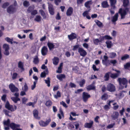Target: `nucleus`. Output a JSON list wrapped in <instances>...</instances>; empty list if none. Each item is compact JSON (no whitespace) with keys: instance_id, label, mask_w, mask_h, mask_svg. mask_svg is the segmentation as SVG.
<instances>
[{"instance_id":"34","label":"nucleus","mask_w":130,"mask_h":130,"mask_svg":"<svg viewBox=\"0 0 130 130\" xmlns=\"http://www.w3.org/2000/svg\"><path fill=\"white\" fill-rule=\"evenodd\" d=\"M57 77L59 80H62V78L65 77V76L64 74H59L57 76Z\"/></svg>"},{"instance_id":"9","label":"nucleus","mask_w":130,"mask_h":130,"mask_svg":"<svg viewBox=\"0 0 130 130\" xmlns=\"http://www.w3.org/2000/svg\"><path fill=\"white\" fill-rule=\"evenodd\" d=\"M51 120L49 118L45 122L41 121L39 122V124L41 126H47L49 123L51 122Z\"/></svg>"},{"instance_id":"59","label":"nucleus","mask_w":130,"mask_h":130,"mask_svg":"<svg viewBox=\"0 0 130 130\" xmlns=\"http://www.w3.org/2000/svg\"><path fill=\"white\" fill-rule=\"evenodd\" d=\"M17 74L16 73H14L12 75V78L13 79H15L17 76Z\"/></svg>"},{"instance_id":"63","label":"nucleus","mask_w":130,"mask_h":130,"mask_svg":"<svg viewBox=\"0 0 130 130\" xmlns=\"http://www.w3.org/2000/svg\"><path fill=\"white\" fill-rule=\"evenodd\" d=\"M9 5V3H5L3 5L2 7L3 8H5L7 7Z\"/></svg>"},{"instance_id":"20","label":"nucleus","mask_w":130,"mask_h":130,"mask_svg":"<svg viewBox=\"0 0 130 130\" xmlns=\"http://www.w3.org/2000/svg\"><path fill=\"white\" fill-rule=\"evenodd\" d=\"M47 45L50 50H52L55 47V45L54 44L51 42H48L47 43Z\"/></svg>"},{"instance_id":"58","label":"nucleus","mask_w":130,"mask_h":130,"mask_svg":"<svg viewBox=\"0 0 130 130\" xmlns=\"http://www.w3.org/2000/svg\"><path fill=\"white\" fill-rule=\"evenodd\" d=\"M93 42L95 44L97 45L100 42L98 39H96L93 40Z\"/></svg>"},{"instance_id":"18","label":"nucleus","mask_w":130,"mask_h":130,"mask_svg":"<svg viewBox=\"0 0 130 130\" xmlns=\"http://www.w3.org/2000/svg\"><path fill=\"white\" fill-rule=\"evenodd\" d=\"M92 4V1H88L85 2L84 4L85 6L88 9H90V6Z\"/></svg>"},{"instance_id":"64","label":"nucleus","mask_w":130,"mask_h":130,"mask_svg":"<svg viewBox=\"0 0 130 130\" xmlns=\"http://www.w3.org/2000/svg\"><path fill=\"white\" fill-rule=\"evenodd\" d=\"M111 34L112 36L114 37H115L116 35L117 32L115 30H113L111 33Z\"/></svg>"},{"instance_id":"8","label":"nucleus","mask_w":130,"mask_h":130,"mask_svg":"<svg viewBox=\"0 0 130 130\" xmlns=\"http://www.w3.org/2000/svg\"><path fill=\"white\" fill-rule=\"evenodd\" d=\"M78 52L80 55L83 57H85L87 54V53L83 48L82 47H79L78 49Z\"/></svg>"},{"instance_id":"35","label":"nucleus","mask_w":130,"mask_h":130,"mask_svg":"<svg viewBox=\"0 0 130 130\" xmlns=\"http://www.w3.org/2000/svg\"><path fill=\"white\" fill-rule=\"evenodd\" d=\"M59 111L61 115L59 113H58V114L57 116L59 119H61L62 117H64V115L61 109H60Z\"/></svg>"},{"instance_id":"7","label":"nucleus","mask_w":130,"mask_h":130,"mask_svg":"<svg viewBox=\"0 0 130 130\" xmlns=\"http://www.w3.org/2000/svg\"><path fill=\"white\" fill-rule=\"evenodd\" d=\"M20 126L19 124H16L13 123H11L10 125V127L13 130H22V129L18 128Z\"/></svg>"},{"instance_id":"42","label":"nucleus","mask_w":130,"mask_h":130,"mask_svg":"<svg viewBox=\"0 0 130 130\" xmlns=\"http://www.w3.org/2000/svg\"><path fill=\"white\" fill-rule=\"evenodd\" d=\"M52 104V102L50 100H48L45 103V104L46 106L49 107Z\"/></svg>"},{"instance_id":"17","label":"nucleus","mask_w":130,"mask_h":130,"mask_svg":"<svg viewBox=\"0 0 130 130\" xmlns=\"http://www.w3.org/2000/svg\"><path fill=\"white\" fill-rule=\"evenodd\" d=\"M73 9L71 7H69L67 9V12L66 14L67 16H70L73 13Z\"/></svg>"},{"instance_id":"41","label":"nucleus","mask_w":130,"mask_h":130,"mask_svg":"<svg viewBox=\"0 0 130 130\" xmlns=\"http://www.w3.org/2000/svg\"><path fill=\"white\" fill-rule=\"evenodd\" d=\"M61 96L60 93L59 91H57L56 95H54V97L56 99H57L58 97H60Z\"/></svg>"},{"instance_id":"1","label":"nucleus","mask_w":130,"mask_h":130,"mask_svg":"<svg viewBox=\"0 0 130 130\" xmlns=\"http://www.w3.org/2000/svg\"><path fill=\"white\" fill-rule=\"evenodd\" d=\"M129 11V9L126 8L125 9L120 8L118 11L121 16V19L125 18V16L127 14V13Z\"/></svg>"},{"instance_id":"36","label":"nucleus","mask_w":130,"mask_h":130,"mask_svg":"<svg viewBox=\"0 0 130 130\" xmlns=\"http://www.w3.org/2000/svg\"><path fill=\"white\" fill-rule=\"evenodd\" d=\"M35 8L34 5L29 6L27 10V11L28 12H30L32 11Z\"/></svg>"},{"instance_id":"29","label":"nucleus","mask_w":130,"mask_h":130,"mask_svg":"<svg viewBox=\"0 0 130 130\" xmlns=\"http://www.w3.org/2000/svg\"><path fill=\"white\" fill-rule=\"evenodd\" d=\"M129 55L127 54H125L122 56L121 57V60H124L129 58Z\"/></svg>"},{"instance_id":"6","label":"nucleus","mask_w":130,"mask_h":130,"mask_svg":"<svg viewBox=\"0 0 130 130\" xmlns=\"http://www.w3.org/2000/svg\"><path fill=\"white\" fill-rule=\"evenodd\" d=\"M9 88L11 91L12 92H17L19 91L18 89L13 84H10L9 85Z\"/></svg>"},{"instance_id":"56","label":"nucleus","mask_w":130,"mask_h":130,"mask_svg":"<svg viewBox=\"0 0 130 130\" xmlns=\"http://www.w3.org/2000/svg\"><path fill=\"white\" fill-rule=\"evenodd\" d=\"M29 5V2L27 1H25L23 3V5L25 7H27Z\"/></svg>"},{"instance_id":"45","label":"nucleus","mask_w":130,"mask_h":130,"mask_svg":"<svg viewBox=\"0 0 130 130\" xmlns=\"http://www.w3.org/2000/svg\"><path fill=\"white\" fill-rule=\"evenodd\" d=\"M108 98V96L107 94H104L101 96V99L103 100H105Z\"/></svg>"},{"instance_id":"57","label":"nucleus","mask_w":130,"mask_h":130,"mask_svg":"<svg viewBox=\"0 0 130 130\" xmlns=\"http://www.w3.org/2000/svg\"><path fill=\"white\" fill-rule=\"evenodd\" d=\"M99 119H100V117L98 116H97L95 118L94 121L95 122L99 123V121L98 120Z\"/></svg>"},{"instance_id":"37","label":"nucleus","mask_w":130,"mask_h":130,"mask_svg":"<svg viewBox=\"0 0 130 130\" xmlns=\"http://www.w3.org/2000/svg\"><path fill=\"white\" fill-rule=\"evenodd\" d=\"M123 1V5L124 7L127 6L129 3L128 0H121Z\"/></svg>"},{"instance_id":"25","label":"nucleus","mask_w":130,"mask_h":130,"mask_svg":"<svg viewBox=\"0 0 130 130\" xmlns=\"http://www.w3.org/2000/svg\"><path fill=\"white\" fill-rule=\"evenodd\" d=\"M59 59L57 57H54L53 59V63L55 65H57L58 63Z\"/></svg>"},{"instance_id":"11","label":"nucleus","mask_w":130,"mask_h":130,"mask_svg":"<svg viewBox=\"0 0 130 130\" xmlns=\"http://www.w3.org/2000/svg\"><path fill=\"white\" fill-rule=\"evenodd\" d=\"M68 36L69 39L70 41L75 39L77 38L76 34L73 32L70 35H68Z\"/></svg>"},{"instance_id":"51","label":"nucleus","mask_w":130,"mask_h":130,"mask_svg":"<svg viewBox=\"0 0 130 130\" xmlns=\"http://www.w3.org/2000/svg\"><path fill=\"white\" fill-rule=\"evenodd\" d=\"M31 12L32 15H35L38 14L37 11L36 10H33Z\"/></svg>"},{"instance_id":"46","label":"nucleus","mask_w":130,"mask_h":130,"mask_svg":"<svg viewBox=\"0 0 130 130\" xmlns=\"http://www.w3.org/2000/svg\"><path fill=\"white\" fill-rule=\"evenodd\" d=\"M110 73V72H108L106 73L105 74L104 77L105 78L104 79L105 81L107 80H108L109 77V74Z\"/></svg>"},{"instance_id":"49","label":"nucleus","mask_w":130,"mask_h":130,"mask_svg":"<svg viewBox=\"0 0 130 130\" xmlns=\"http://www.w3.org/2000/svg\"><path fill=\"white\" fill-rule=\"evenodd\" d=\"M85 80L84 79H83L79 82V85L81 87H83V85L85 84Z\"/></svg>"},{"instance_id":"27","label":"nucleus","mask_w":130,"mask_h":130,"mask_svg":"<svg viewBox=\"0 0 130 130\" xmlns=\"http://www.w3.org/2000/svg\"><path fill=\"white\" fill-rule=\"evenodd\" d=\"M48 72L47 69L42 72L40 76L41 77H44L46 76V75L48 73Z\"/></svg>"},{"instance_id":"2","label":"nucleus","mask_w":130,"mask_h":130,"mask_svg":"<svg viewBox=\"0 0 130 130\" xmlns=\"http://www.w3.org/2000/svg\"><path fill=\"white\" fill-rule=\"evenodd\" d=\"M17 5V2L16 1H14V5L10 6L7 9L8 12L9 13H12L15 12L16 8L15 6Z\"/></svg>"},{"instance_id":"24","label":"nucleus","mask_w":130,"mask_h":130,"mask_svg":"<svg viewBox=\"0 0 130 130\" xmlns=\"http://www.w3.org/2000/svg\"><path fill=\"white\" fill-rule=\"evenodd\" d=\"M34 117L36 119H39V117L38 116V112L36 109L34 110L33 111Z\"/></svg>"},{"instance_id":"44","label":"nucleus","mask_w":130,"mask_h":130,"mask_svg":"<svg viewBox=\"0 0 130 130\" xmlns=\"http://www.w3.org/2000/svg\"><path fill=\"white\" fill-rule=\"evenodd\" d=\"M5 40L7 42H10L11 44H12L13 43L12 41H13V39L12 38L10 39L8 37H7L5 38Z\"/></svg>"},{"instance_id":"12","label":"nucleus","mask_w":130,"mask_h":130,"mask_svg":"<svg viewBox=\"0 0 130 130\" xmlns=\"http://www.w3.org/2000/svg\"><path fill=\"white\" fill-rule=\"evenodd\" d=\"M90 95L87 93L84 92L83 93V97L84 101V102H86L88 99L90 98Z\"/></svg>"},{"instance_id":"53","label":"nucleus","mask_w":130,"mask_h":130,"mask_svg":"<svg viewBox=\"0 0 130 130\" xmlns=\"http://www.w3.org/2000/svg\"><path fill=\"white\" fill-rule=\"evenodd\" d=\"M37 82V81H35L34 82L33 84L31 86V89L32 90H33L35 88L36 84Z\"/></svg>"},{"instance_id":"43","label":"nucleus","mask_w":130,"mask_h":130,"mask_svg":"<svg viewBox=\"0 0 130 130\" xmlns=\"http://www.w3.org/2000/svg\"><path fill=\"white\" fill-rule=\"evenodd\" d=\"M95 88V86L93 85H91L88 86L87 88V89L88 90H89L91 89H93Z\"/></svg>"},{"instance_id":"5","label":"nucleus","mask_w":130,"mask_h":130,"mask_svg":"<svg viewBox=\"0 0 130 130\" xmlns=\"http://www.w3.org/2000/svg\"><path fill=\"white\" fill-rule=\"evenodd\" d=\"M106 89L110 92H114L116 90L115 86L111 83L108 84L107 86Z\"/></svg>"},{"instance_id":"48","label":"nucleus","mask_w":130,"mask_h":130,"mask_svg":"<svg viewBox=\"0 0 130 130\" xmlns=\"http://www.w3.org/2000/svg\"><path fill=\"white\" fill-rule=\"evenodd\" d=\"M44 80L45 81V82L46 84L47 85V86L49 87L50 86V78L49 77H48L47 78V80Z\"/></svg>"},{"instance_id":"50","label":"nucleus","mask_w":130,"mask_h":130,"mask_svg":"<svg viewBox=\"0 0 130 130\" xmlns=\"http://www.w3.org/2000/svg\"><path fill=\"white\" fill-rule=\"evenodd\" d=\"M117 63V61L116 60H111L110 61L109 64H110L111 63L112 64L114 65Z\"/></svg>"},{"instance_id":"26","label":"nucleus","mask_w":130,"mask_h":130,"mask_svg":"<svg viewBox=\"0 0 130 130\" xmlns=\"http://www.w3.org/2000/svg\"><path fill=\"white\" fill-rule=\"evenodd\" d=\"M101 4L102 7L103 8L108 7L109 6L107 2V1H104Z\"/></svg>"},{"instance_id":"47","label":"nucleus","mask_w":130,"mask_h":130,"mask_svg":"<svg viewBox=\"0 0 130 130\" xmlns=\"http://www.w3.org/2000/svg\"><path fill=\"white\" fill-rule=\"evenodd\" d=\"M18 67L23 70H24V69L23 68V65L22 63V62L20 61L18 63Z\"/></svg>"},{"instance_id":"61","label":"nucleus","mask_w":130,"mask_h":130,"mask_svg":"<svg viewBox=\"0 0 130 130\" xmlns=\"http://www.w3.org/2000/svg\"><path fill=\"white\" fill-rule=\"evenodd\" d=\"M102 63L104 65H105L106 66H107L109 64V63L108 64L107 62L106 61L104 60L103 59L102 60Z\"/></svg>"},{"instance_id":"21","label":"nucleus","mask_w":130,"mask_h":130,"mask_svg":"<svg viewBox=\"0 0 130 130\" xmlns=\"http://www.w3.org/2000/svg\"><path fill=\"white\" fill-rule=\"evenodd\" d=\"M39 59L37 56H35L33 58V62L35 64H37L39 62Z\"/></svg>"},{"instance_id":"32","label":"nucleus","mask_w":130,"mask_h":130,"mask_svg":"<svg viewBox=\"0 0 130 130\" xmlns=\"http://www.w3.org/2000/svg\"><path fill=\"white\" fill-rule=\"evenodd\" d=\"M63 66V63H60L59 67L58 68V70L56 72L57 73H60L62 72V67Z\"/></svg>"},{"instance_id":"23","label":"nucleus","mask_w":130,"mask_h":130,"mask_svg":"<svg viewBox=\"0 0 130 130\" xmlns=\"http://www.w3.org/2000/svg\"><path fill=\"white\" fill-rule=\"evenodd\" d=\"M42 18L41 16L39 15L36 16L34 19V20L38 22H40L41 21Z\"/></svg>"},{"instance_id":"62","label":"nucleus","mask_w":130,"mask_h":130,"mask_svg":"<svg viewBox=\"0 0 130 130\" xmlns=\"http://www.w3.org/2000/svg\"><path fill=\"white\" fill-rule=\"evenodd\" d=\"M27 100L28 99L25 98H23L22 99V101L23 103L25 104L26 102H27Z\"/></svg>"},{"instance_id":"39","label":"nucleus","mask_w":130,"mask_h":130,"mask_svg":"<svg viewBox=\"0 0 130 130\" xmlns=\"http://www.w3.org/2000/svg\"><path fill=\"white\" fill-rule=\"evenodd\" d=\"M119 76V74L111 73L110 76L111 78L115 79L117 77Z\"/></svg>"},{"instance_id":"40","label":"nucleus","mask_w":130,"mask_h":130,"mask_svg":"<svg viewBox=\"0 0 130 130\" xmlns=\"http://www.w3.org/2000/svg\"><path fill=\"white\" fill-rule=\"evenodd\" d=\"M3 48L4 50H9V47L8 44H4L3 45Z\"/></svg>"},{"instance_id":"15","label":"nucleus","mask_w":130,"mask_h":130,"mask_svg":"<svg viewBox=\"0 0 130 130\" xmlns=\"http://www.w3.org/2000/svg\"><path fill=\"white\" fill-rule=\"evenodd\" d=\"M119 116V113L116 111L113 112L111 116V117L113 120H115L117 119Z\"/></svg>"},{"instance_id":"54","label":"nucleus","mask_w":130,"mask_h":130,"mask_svg":"<svg viewBox=\"0 0 130 130\" xmlns=\"http://www.w3.org/2000/svg\"><path fill=\"white\" fill-rule=\"evenodd\" d=\"M115 125V124L113 123L112 124H109L107 126L106 128L107 129H110L112 128Z\"/></svg>"},{"instance_id":"38","label":"nucleus","mask_w":130,"mask_h":130,"mask_svg":"<svg viewBox=\"0 0 130 130\" xmlns=\"http://www.w3.org/2000/svg\"><path fill=\"white\" fill-rule=\"evenodd\" d=\"M103 39L105 40H111L112 39V38L110 36L106 35L103 37Z\"/></svg>"},{"instance_id":"33","label":"nucleus","mask_w":130,"mask_h":130,"mask_svg":"<svg viewBox=\"0 0 130 130\" xmlns=\"http://www.w3.org/2000/svg\"><path fill=\"white\" fill-rule=\"evenodd\" d=\"M95 22L97 25L100 27H102L103 26L102 23L100 21L97 20H95Z\"/></svg>"},{"instance_id":"16","label":"nucleus","mask_w":130,"mask_h":130,"mask_svg":"<svg viewBox=\"0 0 130 130\" xmlns=\"http://www.w3.org/2000/svg\"><path fill=\"white\" fill-rule=\"evenodd\" d=\"M118 16V13H117L113 17H112L111 21L114 24H115V22L117 20Z\"/></svg>"},{"instance_id":"10","label":"nucleus","mask_w":130,"mask_h":130,"mask_svg":"<svg viewBox=\"0 0 130 130\" xmlns=\"http://www.w3.org/2000/svg\"><path fill=\"white\" fill-rule=\"evenodd\" d=\"M48 49L47 47L44 46L42 48L41 52V54L43 56L46 55L47 53Z\"/></svg>"},{"instance_id":"55","label":"nucleus","mask_w":130,"mask_h":130,"mask_svg":"<svg viewBox=\"0 0 130 130\" xmlns=\"http://www.w3.org/2000/svg\"><path fill=\"white\" fill-rule=\"evenodd\" d=\"M23 90L25 91H26L28 89V87L26 84L24 85V87L22 88Z\"/></svg>"},{"instance_id":"13","label":"nucleus","mask_w":130,"mask_h":130,"mask_svg":"<svg viewBox=\"0 0 130 130\" xmlns=\"http://www.w3.org/2000/svg\"><path fill=\"white\" fill-rule=\"evenodd\" d=\"M90 10V9H88V10L85 11L83 13V15L84 17H86L88 19H90V17L89 15V12Z\"/></svg>"},{"instance_id":"3","label":"nucleus","mask_w":130,"mask_h":130,"mask_svg":"<svg viewBox=\"0 0 130 130\" xmlns=\"http://www.w3.org/2000/svg\"><path fill=\"white\" fill-rule=\"evenodd\" d=\"M5 106L6 108L12 111H14L17 108V106L15 105L14 106V108L13 106L10 105L8 102H6Z\"/></svg>"},{"instance_id":"28","label":"nucleus","mask_w":130,"mask_h":130,"mask_svg":"<svg viewBox=\"0 0 130 130\" xmlns=\"http://www.w3.org/2000/svg\"><path fill=\"white\" fill-rule=\"evenodd\" d=\"M10 120L8 119L7 120H5L3 121V124L4 126H10L11 123H10Z\"/></svg>"},{"instance_id":"14","label":"nucleus","mask_w":130,"mask_h":130,"mask_svg":"<svg viewBox=\"0 0 130 130\" xmlns=\"http://www.w3.org/2000/svg\"><path fill=\"white\" fill-rule=\"evenodd\" d=\"M93 121H91L89 123H85L84 125V127L86 128H91L93 124Z\"/></svg>"},{"instance_id":"22","label":"nucleus","mask_w":130,"mask_h":130,"mask_svg":"<svg viewBox=\"0 0 130 130\" xmlns=\"http://www.w3.org/2000/svg\"><path fill=\"white\" fill-rule=\"evenodd\" d=\"M105 43L106 44L107 47L110 48L113 46V44L111 42L109 41H107Z\"/></svg>"},{"instance_id":"60","label":"nucleus","mask_w":130,"mask_h":130,"mask_svg":"<svg viewBox=\"0 0 130 130\" xmlns=\"http://www.w3.org/2000/svg\"><path fill=\"white\" fill-rule=\"evenodd\" d=\"M79 45H77L73 46V48L72 49V50L73 51H75L79 47Z\"/></svg>"},{"instance_id":"31","label":"nucleus","mask_w":130,"mask_h":130,"mask_svg":"<svg viewBox=\"0 0 130 130\" xmlns=\"http://www.w3.org/2000/svg\"><path fill=\"white\" fill-rule=\"evenodd\" d=\"M11 99L15 103H17L18 101L20 100V99L18 97H12Z\"/></svg>"},{"instance_id":"30","label":"nucleus","mask_w":130,"mask_h":130,"mask_svg":"<svg viewBox=\"0 0 130 130\" xmlns=\"http://www.w3.org/2000/svg\"><path fill=\"white\" fill-rule=\"evenodd\" d=\"M117 56V54L115 53L111 52L109 53V57L111 58H114Z\"/></svg>"},{"instance_id":"4","label":"nucleus","mask_w":130,"mask_h":130,"mask_svg":"<svg viewBox=\"0 0 130 130\" xmlns=\"http://www.w3.org/2000/svg\"><path fill=\"white\" fill-rule=\"evenodd\" d=\"M117 80L119 82L120 85H121L122 84L125 85V88H126L127 87L126 84L127 83V81L126 79L124 78H119Z\"/></svg>"},{"instance_id":"19","label":"nucleus","mask_w":130,"mask_h":130,"mask_svg":"<svg viewBox=\"0 0 130 130\" xmlns=\"http://www.w3.org/2000/svg\"><path fill=\"white\" fill-rule=\"evenodd\" d=\"M109 1L111 6L113 8V9H115L116 8L115 5L116 3L117 2L116 0H109Z\"/></svg>"},{"instance_id":"52","label":"nucleus","mask_w":130,"mask_h":130,"mask_svg":"<svg viewBox=\"0 0 130 130\" xmlns=\"http://www.w3.org/2000/svg\"><path fill=\"white\" fill-rule=\"evenodd\" d=\"M124 68L126 69H127L130 68V62L127 63L124 65Z\"/></svg>"}]
</instances>
